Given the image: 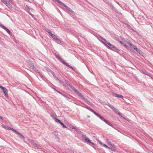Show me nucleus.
Returning <instances> with one entry per match:
<instances>
[{
  "label": "nucleus",
  "mask_w": 153,
  "mask_h": 153,
  "mask_svg": "<svg viewBox=\"0 0 153 153\" xmlns=\"http://www.w3.org/2000/svg\"><path fill=\"white\" fill-rule=\"evenodd\" d=\"M128 44L129 45H130L131 46V45H132V44H131V43L129 42H128Z\"/></svg>",
  "instance_id": "53"
},
{
  "label": "nucleus",
  "mask_w": 153,
  "mask_h": 153,
  "mask_svg": "<svg viewBox=\"0 0 153 153\" xmlns=\"http://www.w3.org/2000/svg\"><path fill=\"white\" fill-rule=\"evenodd\" d=\"M28 2H29V0H26Z\"/></svg>",
  "instance_id": "64"
},
{
  "label": "nucleus",
  "mask_w": 153,
  "mask_h": 153,
  "mask_svg": "<svg viewBox=\"0 0 153 153\" xmlns=\"http://www.w3.org/2000/svg\"><path fill=\"white\" fill-rule=\"evenodd\" d=\"M95 115H96L97 116L99 117L102 121L105 122L106 124L108 125L111 126L112 127L114 128L113 126L111 124L106 120L103 117L101 116L98 113H97L96 112H95L94 113Z\"/></svg>",
  "instance_id": "1"
},
{
  "label": "nucleus",
  "mask_w": 153,
  "mask_h": 153,
  "mask_svg": "<svg viewBox=\"0 0 153 153\" xmlns=\"http://www.w3.org/2000/svg\"><path fill=\"white\" fill-rule=\"evenodd\" d=\"M37 72L38 73L39 75L41 76V77H43V75L42 74L39 72V71L38 70L37 71Z\"/></svg>",
  "instance_id": "35"
},
{
  "label": "nucleus",
  "mask_w": 153,
  "mask_h": 153,
  "mask_svg": "<svg viewBox=\"0 0 153 153\" xmlns=\"http://www.w3.org/2000/svg\"><path fill=\"white\" fill-rule=\"evenodd\" d=\"M26 10L27 12H29L30 11V8L28 5H26L25 6Z\"/></svg>",
  "instance_id": "19"
},
{
  "label": "nucleus",
  "mask_w": 153,
  "mask_h": 153,
  "mask_svg": "<svg viewBox=\"0 0 153 153\" xmlns=\"http://www.w3.org/2000/svg\"><path fill=\"white\" fill-rule=\"evenodd\" d=\"M117 97L123 98V97L122 95H121L118 94V96H117Z\"/></svg>",
  "instance_id": "40"
},
{
  "label": "nucleus",
  "mask_w": 153,
  "mask_h": 153,
  "mask_svg": "<svg viewBox=\"0 0 153 153\" xmlns=\"http://www.w3.org/2000/svg\"><path fill=\"white\" fill-rule=\"evenodd\" d=\"M0 26L1 27L4 29L9 35H12V33L10 30L2 24H0Z\"/></svg>",
  "instance_id": "6"
},
{
  "label": "nucleus",
  "mask_w": 153,
  "mask_h": 153,
  "mask_svg": "<svg viewBox=\"0 0 153 153\" xmlns=\"http://www.w3.org/2000/svg\"><path fill=\"white\" fill-rule=\"evenodd\" d=\"M55 56L59 61H60L63 64L66 65L68 67L72 69L73 70H74V69L71 66L66 63L57 54H56Z\"/></svg>",
  "instance_id": "3"
},
{
  "label": "nucleus",
  "mask_w": 153,
  "mask_h": 153,
  "mask_svg": "<svg viewBox=\"0 0 153 153\" xmlns=\"http://www.w3.org/2000/svg\"><path fill=\"white\" fill-rule=\"evenodd\" d=\"M28 140L30 143L33 145H34V144L35 143L34 141L30 139H28Z\"/></svg>",
  "instance_id": "17"
},
{
  "label": "nucleus",
  "mask_w": 153,
  "mask_h": 153,
  "mask_svg": "<svg viewBox=\"0 0 153 153\" xmlns=\"http://www.w3.org/2000/svg\"><path fill=\"white\" fill-rule=\"evenodd\" d=\"M53 134H54V135H55V136H56L55 138H58V137H57L58 132L56 131H55L53 132Z\"/></svg>",
  "instance_id": "26"
},
{
  "label": "nucleus",
  "mask_w": 153,
  "mask_h": 153,
  "mask_svg": "<svg viewBox=\"0 0 153 153\" xmlns=\"http://www.w3.org/2000/svg\"><path fill=\"white\" fill-rule=\"evenodd\" d=\"M76 93L78 92V91L72 85L70 87Z\"/></svg>",
  "instance_id": "14"
},
{
  "label": "nucleus",
  "mask_w": 153,
  "mask_h": 153,
  "mask_svg": "<svg viewBox=\"0 0 153 153\" xmlns=\"http://www.w3.org/2000/svg\"><path fill=\"white\" fill-rule=\"evenodd\" d=\"M59 4L62 6L64 7H65L66 8V9L68 11H72V10L71 9V8H69L68 6H67V5L65 4L62 1Z\"/></svg>",
  "instance_id": "7"
},
{
  "label": "nucleus",
  "mask_w": 153,
  "mask_h": 153,
  "mask_svg": "<svg viewBox=\"0 0 153 153\" xmlns=\"http://www.w3.org/2000/svg\"><path fill=\"white\" fill-rule=\"evenodd\" d=\"M143 74H146V75H148V74H147V73L146 72H143Z\"/></svg>",
  "instance_id": "58"
},
{
  "label": "nucleus",
  "mask_w": 153,
  "mask_h": 153,
  "mask_svg": "<svg viewBox=\"0 0 153 153\" xmlns=\"http://www.w3.org/2000/svg\"><path fill=\"white\" fill-rule=\"evenodd\" d=\"M51 36L54 40H55L56 39V38H57L56 36L54 34H53Z\"/></svg>",
  "instance_id": "32"
},
{
  "label": "nucleus",
  "mask_w": 153,
  "mask_h": 153,
  "mask_svg": "<svg viewBox=\"0 0 153 153\" xmlns=\"http://www.w3.org/2000/svg\"><path fill=\"white\" fill-rule=\"evenodd\" d=\"M60 124H61V126H62V127L63 128H67L66 126L62 122H61L60 123Z\"/></svg>",
  "instance_id": "30"
},
{
  "label": "nucleus",
  "mask_w": 153,
  "mask_h": 153,
  "mask_svg": "<svg viewBox=\"0 0 153 153\" xmlns=\"http://www.w3.org/2000/svg\"><path fill=\"white\" fill-rule=\"evenodd\" d=\"M54 119L56 122H57L60 124L61 122V121L59 119H58L57 118H54Z\"/></svg>",
  "instance_id": "23"
},
{
  "label": "nucleus",
  "mask_w": 153,
  "mask_h": 153,
  "mask_svg": "<svg viewBox=\"0 0 153 153\" xmlns=\"http://www.w3.org/2000/svg\"><path fill=\"white\" fill-rule=\"evenodd\" d=\"M114 96L117 97V96H118V94H117L114 93Z\"/></svg>",
  "instance_id": "46"
},
{
  "label": "nucleus",
  "mask_w": 153,
  "mask_h": 153,
  "mask_svg": "<svg viewBox=\"0 0 153 153\" xmlns=\"http://www.w3.org/2000/svg\"><path fill=\"white\" fill-rule=\"evenodd\" d=\"M108 143L109 144H110L111 145H112V144L110 142H108Z\"/></svg>",
  "instance_id": "56"
},
{
  "label": "nucleus",
  "mask_w": 153,
  "mask_h": 153,
  "mask_svg": "<svg viewBox=\"0 0 153 153\" xmlns=\"http://www.w3.org/2000/svg\"><path fill=\"white\" fill-rule=\"evenodd\" d=\"M128 27H129V28H131V30H133L131 28V27L129 26H128Z\"/></svg>",
  "instance_id": "55"
},
{
  "label": "nucleus",
  "mask_w": 153,
  "mask_h": 153,
  "mask_svg": "<svg viewBox=\"0 0 153 153\" xmlns=\"http://www.w3.org/2000/svg\"><path fill=\"white\" fill-rule=\"evenodd\" d=\"M102 42L108 48L111 50L113 49V48H114V46L112 45L109 42L107 43V44H106L105 42L102 41Z\"/></svg>",
  "instance_id": "5"
},
{
  "label": "nucleus",
  "mask_w": 153,
  "mask_h": 153,
  "mask_svg": "<svg viewBox=\"0 0 153 153\" xmlns=\"http://www.w3.org/2000/svg\"><path fill=\"white\" fill-rule=\"evenodd\" d=\"M7 6L9 8L11 9L12 8V5L9 3H8L7 5Z\"/></svg>",
  "instance_id": "27"
},
{
  "label": "nucleus",
  "mask_w": 153,
  "mask_h": 153,
  "mask_svg": "<svg viewBox=\"0 0 153 153\" xmlns=\"http://www.w3.org/2000/svg\"><path fill=\"white\" fill-rule=\"evenodd\" d=\"M3 127L5 129H7V130H9V128H10V127H8V126H5L4 125H2Z\"/></svg>",
  "instance_id": "20"
},
{
  "label": "nucleus",
  "mask_w": 153,
  "mask_h": 153,
  "mask_svg": "<svg viewBox=\"0 0 153 153\" xmlns=\"http://www.w3.org/2000/svg\"><path fill=\"white\" fill-rule=\"evenodd\" d=\"M41 78L43 80L45 81V82H46L48 81L47 79H46L43 76V77H41Z\"/></svg>",
  "instance_id": "36"
},
{
  "label": "nucleus",
  "mask_w": 153,
  "mask_h": 153,
  "mask_svg": "<svg viewBox=\"0 0 153 153\" xmlns=\"http://www.w3.org/2000/svg\"><path fill=\"white\" fill-rule=\"evenodd\" d=\"M16 134H17V135L18 136H19L21 138H22V139H24L25 138V137H24V136H23V135H22L21 134L20 132H19L18 131L16 133Z\"/></svg>",
  "instance_id": "12"
},
{
  "label": "nucleus",
  "mask_w": 153,
  "mask_h": 153,
  "mask_svg": "<svg viewBox=\"0 0 153 153\" xmlns=\"http://www.w3.org/2000/svg\"><path fill=\"white\" fill-rule=\"evenodd\" d=\"M30 67L31 68H32V69H35V67L33 64L31 63L30 64Z\"/></svg>",
  "instance_id": "28"
},
{
  "label": "nucleus",
  "mask_w": 153,
  "mask_h": 153,
  "mask_svg": "<svg viewBox=\"0 0 153 153\" xmlns=\"http://www.w3.org/2000/svg\"><path fill=\"white\" fill-rule=\"evenodd\" d=\"M84 140L87 142H88V143H91L90 140L88 138L86 137L85 138Z\"/></svg>",
  "instance_id": "18"
},
{
  "label": "nucleus",
  "mask_w": 153,
  "mask_h": 153,
  "mask_svg": "<svg viewBox=\"0 0 153 153\" xmlns=\"http://www.w3.org/2000/svg\"><path fill=\"white\" fill-rule=\"evenodd\" d=\"M117 113L119 111L118 110L115 108L113 109Z\"/></svg>",
  "instance_id": "39"
},
{
  "label": "nucleus",
  "mask_w": 153,
  "mask_h": 153,
  "mask_svg": "<svg viewBox=\"0 0 153 153\" xmlns=\"http://www.w3.org/2000/svg\"><path fill=\"white\" fill-rule=\"evenodd\" d=\"M48 71L49 72L51 73V74H53V73H54V72L53 71H52V70H50V69L49 70V71Z\"/></svg>",
  "instance_id": "42"
},
{
  "label": "nucleus",
  "mask_w": 153,
  "mask_h": 153,
  "mask_svg": "<svg viewBox=\"0 0 153 153\" xmlns=\"http://www.w3.org/2000/svg\"><path fill=\"white\" fill-rule=\"evenodd\" d=\"M51 36L53 34L51 33V32H50L49 33Z\"/></svg>",
  "instance_id": "50"
},
{
  "label": "nucleus",
  "mask_w": 153,
  "mask_h": 153,
  "mask_svg": "<svg viewBox=\"0 0 153 153\" xmlns=\"http://www.w3.org/2000/svg\"><path fill=\"white\" fill-rule=\"evenodd\" d=\"M1 2L5 4L7 6V5L8 4V3H9V2H8V1L6 0H3Z\"/></svg>",
  "instance_id": "24"
},
{
  "label": "nucleus",
  "mask_w": 153,
  "mask_h": 153,
  "mask_svg": "<svg viewBox=\"0 0 153 153\" xmlns=\"http://www.w3.org/2000/svg\"><path fill=\"white\" fill-rule=\"evenodd\" d=\"M55 79H56V80H57V81H59V79L57 78V77H55Z\"/></svg>",
  "instance_id": "48"
},
{
  "label": "nucleus",
  "mask_w": 153,
  "mask_h": 153,
  "mask_svg": "<svg viewBox=\"0 0 153 153\" xmlns=\"http://www.w3.org/2000/svg\"><path fill=\"white\" fill-rule=\"evenodd\" d=\"M103 146H104L105 147L107 148V147H108V146L106 144H103Z\"/></svg>",
  "instance_id": "49"
},
{
  "label": "nucleus",
  "mask_w": 153,
  "mask_h": 153,
  "mask_svg": "<svg viewBox=\"0 0 153 153\" xmlns=\"http://www.w3.org/2000/svg\"><path fill=\"white\" fill-rule=\"evenodd\" d=\"M95 115H96L97 116L99 117L102 121L105 122L106 124L108 125L111 126L112 127L114 128L113 126L111 124L106 120L103 117L101 116L98 113H97L96 112H95L94 113Z\"/></svg>",
  "instance_id": "2"
},
{
  "label": "nucleus",
  "mask_w": 153,
  "mask_h": 153,
  "mask_svg": "<svg viewBox=\"0 0 153 153\" xmlns=\"http://www.w3.org/2000/svg\"><path fill=\"white\" fill-rule=\"evenodd\" d=\"M54 86H55L52 84H51V86H50V87L53 88H54L53 87H54Z\"/></svg>",
  "instance_id": "47"
},
{
  "label": "nucleus",
  "mask_w": 153,
  "mask_h": 153,
  "mask_svg": "<svg viewBox=\"0 0 153 153\" xmlns=\"http://www.w3.org/2000/svg\"><path fill=\"white\" fill-rule=\"evenodd\" d=\"M100 37L101 39H103V40L104 41H105V43L106 44H107V43H108V42H107L106 41V40L105 39L103 38L101 36H100Z\"/></svg>",
  "instance_id": "34"
},
{
  "label": "nucleus",
  "mask_w": 153,
  "mask_h": 153,
  "mask_svg": "<svg viewBox=\"0 0 153 153\" xmlns=\"http://www.w3.org/2000/svg\"><path fill=\"white\" fill-rule=\"evenodd\" d=\"M62 95L64 97H66V98H67V96L65 94H62Z\"/></svg>",
  "instance_id": "45"
},
{
  "label": "nucleus",
  "mask_w": 153,
  "mask_h": 153,
  "mask_svg": "<svg viewBox=\"0 0 153 153\" xmlns=\"http://www.w3.org/2000/svg\"><path fill=\"white\" fill-rule=\"evenodd\" d=\"M58 81L60 83H62L63 82L60 79H59V80Z\"/></svg>",
  "instance_id": "52"
},
{
  "label": "nucleus",
  "mask_w": 153,
  "mask_h": 153,
  "mask_svg": "<svg viewBox=\"0 0 153 153\" xmlns=\"http://www.w3.org/2000/svg\"><path fill=\"white\" fill-rule=\"evenodd\" d=\"M111 50L114 51L115 52H117L118 53H119L120 52V51L117 48H116L114 46V48H113V49H111Z\"/></svg>",
  "instance_id": "9"
},
{
  "label": "nucleus",
  "mask_w": 153,
  "mask_h": 153,
  "mask_svg": "<svg viewBox=\"0 0 153 153\" xmlns=\"http://www.w3.org/2000/svg\"><path fill=\"white\" fill-rule=\"evenodd\" d=\"M91 143L92 145H94V143L91 142V143Z\"/></svg>",
  "instance_id": "59"
},
{
  "label": "nucleus",
  "mask_w": 153,
  "mask_h": 153,
  "mask_svg": "<svg viewBox=\"0 0 153 153\" xmlns=\"http://www.w3.org/2000/svg\"><path fill=\"white\" fill-rule=\"evenodd\" d=\"M85 107L86 108V109L89 110L90 111H91V112H93V113H94L95 111L93 110V109H91L88 106V105H86L85 106Z\"/></svg>",
  "instance_id": "11"
},
{
  "label": "nucleus",
  "mask_w": 153,
  "mask_h": 153,
  "mask_svg": "<svg viewBox=\"0 0 153 153\" xmlns=\"http://www.w3.org/2000/svg\"><path fill=\"white\" fill-rule=\"evenodd\" d=\"M108 106L111 108L113 110L115 108L112 105L109 104L108 105Z\"/></svg>",
  "instance_id": "33"
},
{
  "label": "nucleus",
  "mask_w": 153,
  "mask_h": 153,
  "mask_svg": "<svg viewBox=\"0 0 153 153\" xmlns=\"http://www.w3.org/2000/svg\"><path fill=\"white\" fill-rule=\"evenodd\" d=\"M46 31L49 33L50 32H51V30H50V29H47V30H46Z\"/></svg>",
  "instance_id": "44"
},
{
  "label": "nucleus",
  "mask_w": 153,
  "mask_h": 153,
  "mask_svg": "<svg viewBox=\"0 0 153 153\" xmlns=\"http://www.w3.org/2000/svg\"><path fill=\"white\" fill-rule=\"evenodd\" d=\"M10 2L11 1V0H8Z\"/></svg>",
  "instance_id": "63"
},
{
  "label": "nucleus",
  "mask_w": 153,
  "mask_h": 153,
  "mask_svg": "<svg viewBox=\"0 0 153 153\" xmlns=\"http://www.w3.org/2000/svg\"><path fill=\"white\" fill-rule=\"evenodd\" d=\"M56 40V42L58 44H60L61 43V41L58 38H56V39L55 40Z\"/></svg>",
  "instance_id": "21"
},
{
  "label": "nucleus",
  "mask_w": 153,
  "mask_h": 153,
  "mask_svg": "<svg viewBox=\"0 0 153 153\" xmlns=\"http://www.w3.org/2000/svg\"><path fill=\"white\" fill-rule=\"evenodd\" d=\"M84 100L88 104L91 105H93V104H92L91 102H90L88 100L85 98H84Z\"/></svg>",
  "instance_id": "10"
},
{
  "label": "nucleus",
  "mask_w": 153,
  "mask_h": 153,
  "mask_svg": "<svg viewBox=\"0 0 153 153\" xmlns=\"http://www.w3.org/2000/svg\"><path fill=\"white\" fill-rule=\"evenodd\" d=\"M30 15L33 17L34 16V15L32 14Z\"/></svg>",
  "instance_id": "61"
},
{
  "label": "nucleus",
  "mask_w": 153,
  "mask_h": 153,
  "mask_svg": "<svg viewBox=\"0 0 153 153\" xmlns=\"http://www.w3.org/2000/svg\"><path fill=\"white\" fill-rule=\"evenodd\" d=\"M58 3L60 4L61 1L59 0H55Z\"/></svg>",
  "instance_id": "43"
},
{
  "label": "nucleus",
  "mask_w": 153,
  "mask_h": 153,
  "mask_svg": "<svg viewBox=\"0 0 153 153\" xmlns=\"http://www.w3.org/2000/svg\"><path fill=\"white\" fill-rule=\"evenodd\" d=\"M27 13L30 15H31L32 14L30 11H29V12H27Z\"/></svg>",
  "instance_id": "60"
},
{
  "label": "nucleus",
  "mask_w": 153,
  "mask_h": 153,
  "mask_svg": "<svg viewBox=\"0 0 153 153\" xmlns=\"http://www.w3.org/2000/svg\"><path fill=\"white\" fill-rule=\"evenodd\" d=\"M33 146L35 149H39V146L35 143L33 145Z\"/></svg>",
  "instance_id": "22"
},
{
  "label": "nucleus",
  "mask_w": 153,
  "mask_h": 153,
  "mask_svg": "<svg viewBox=\"0 0 153 153\" xmlns=\"http://www.w3.org/2000/svg\"><path fill=\"white\" fill-rule=\"evenodd\" d=\"M76 93H77L79 96H80L81 97H82V98L83 100H84V98H85L84 97L82 94L79 92L78 91V92H77Z\"/></svg>",
  "instance_id": "15"
},
{
  "label": "nucleus",
  "mask_w": 153,
  "mask_h": 153,
  "mask_svg": "<svg viewBox=\"0 0 153 153\" xmlns=\"http://www.w3.org/2000/svg\"><path fill=\"white\" fill-rule=\"evenodd\" d=\"M65 81L66 84H67L68 86H69L70 87V86H71L72 85L71 84L70 82L68 80H65Z\"/></svg>",
  "instance_id": "16"
},
{
  "label": "nucleus",
  "mask_w": 153,
  "mask_h": 153,
  "mask_svg": "<svg viewBox=\"0 0 153 153\" xmlns=\"http://www.w3.org/2000/svg\"><path fill=\"white\" fill-rule=\"evenodd\" d=\"M53 89L55 91H56L57 92H58V93L61 94L62 95V93L61 92H60L59 91H58L57 90L56 88H53Z\"/></svg>",
  "instance_id": "31"
},
{
  "label": "nucleus",
  "mask_w": 153,
  "mask_h": 153,
  "mask_svg": "<svg viewBox=\"0 0 153 153\" xmlns=\"http://www.w3.org/2000/svg\"><path fill=\"white\" fill-rule=\"evenodd\" d=\"M118 42H119L122 45H123L126 48H130V47L128 46L127 45H126V44H125V43H123L122 41L118 40Z\"/></svg>",
  "instance_id": "8"
},
{
  "label": "nucleus",
  "mask_w": 153,
  "mask_h": 153,
  "mask_svg": "<svg viewBox=\"0 0 153 153\" xmlns=\"http://www.w3.org/2000/svg\"><path fill=\"white\" fill-rule=\"evenodd\" d=\"M131 46L132 48H134V50L135 48H137L136 46L133 45V44L132 45H131Z\"/></svg>",
  "instance_id": "38"
},
{
  "label": "nucleus",
  "mask_w": 153,
  "mask_h": 153,
  "mask_svg": "<svg viewBox=\"0 0 153 153\" xmlns=\"http://www.w3.org/2000/svg\"><path fill=\"white\" fill-rule=\"evenodd\" d=\"M9 130H11L12 131H13L15 133H16L18 131H16V130H15L13 128H12L10 127V128Z\"/></svg>",
  "instance_id": "25"
},
{
  "label": "nucleus",
  "mask_w": 153,
  "mask_h": 153,
  "mask_svg": "<svg viewBox=\"0 0 153 153\" xmlns=\"http://www.w3.org/2000/svg\"><path fill=\"white\" fill-rule=\"evenodd\" d=\"M0 118L2 120H3V118L1 116H0Z\"/></svg>",
  "instance_id": "57"
},
{
  "label": "nucleus",
  "mask_w": 153,
  "mask_h": 153,
  "mask_svg": "<svg viewBox=\"0 0 153 153\" xmlns=\"http://www.w3.org/2000/svg\"><path fill=\"white\" fill-rule=\"evenodd\" d=\"M0 88L4 93L5 96L6 97H8V95L7 94V89H6L5 88L2 86L0 84Z\"/></svg>",
  "instance_id": "4"
},
{
  "label": "nucleus",
  "mask_w": 153,
  "mask_h": 153,
  "mask_svg": "<svg viewBox=\"0 0 153 153\" xmlns=\"http://www.w3.org/2000/svg\"><path fill=\"white\" fill-rule=\"evenodd\" d=\"M52 74L53 75V76L54 77V78L55 77H56V76L55 75L54 73H53V74Z\"/></svg>",
  "instance_id": "54"
},
{
  "label": "nucleus",
  "mask_w": 153,
  "mask_h": 153,
  "mask_svg": "<svg viewBox=\"0 0 153 153\" xmlns=\"http://www.w3.org/2000/svg\"><path fill=\"white\" fill-rule=\"evenodd\" d=\"M103 1L105 2L106 3H109V4L111 6H112V4H110V3H109L107 0H103Z\"/></svg>",
  "instance_id": "37"
},
{
  "label": "nucleus",
  "mask_w": 153,
  "mask_h": 153,
  "mask_svg": "<svg viewBox=\"0 0 153 153\" xmlns=\"http://www.w3.org/2000/svg\"><path fill=\"white\" fill-rule=\"evenodd\" d=\"M124 119H125L126 120H128V119L127 118H125V117H122Z\"/></svg>",
  "instance_id": "51"
},
{
  "label": "nucleus",
  "mask_w": 153,
  "mask_h": 153,
  "mask_svg": "<svg viewBox=\"0 0 153 153\" xmlns=\"http://www.w3.org/2000/svg\"><path fill=\"white\" fill-rule=\"evenodd\" d=\"M117 113L121 117H123V116H122V114L119 111Z\"/></svg>",
  "instance_id": "41"
},
{
  "label": "nucleus",
  "mask_w": 153,
  "mask_h": 153,
  "mask_svg": "<svg viewBox=\"0 0 153 153\" xmlns=\"http://www.w3.org/2000/svg\"><path fill=\"white\" fill-rule=\"evenodd\" d=\"M107 148L108 149H111V148L108 147H108H107Z\"/></svg>",
  "instance_id": "62"
},
{
  "label": "nucleus",
  "mask_w": 153,
  "mask_h": 153,
  "mask_svg": "<svg viewBox=\"0 0 153 153\" xmlns=\"http://www.w3.org/2000/svg\"><path fill=\"white\" fill-rule=\"evenodd\" d=\"M135 50L140 54H142L143 53L142 52L140 49H138L137 48H135Z\"/></svg>",
  "instance_id": "13"
},
{
  "label": "nucleus",
  "mask_w": 153,
  "mask_h": 153,
  "mask_svg": "<svg viewBox=\"0 0 153 153\" xmlns=\"http://www.w3.org/2000/svg\"><path fill=\"white\" fill-rule=\"evenodd\" d=\"M70 128H71L72 129H75V131H78V129H76V128H75L74 126L73 125H71V126H70Z\"/></svg>",
  "instance_id": "29"
}]
</instances>
